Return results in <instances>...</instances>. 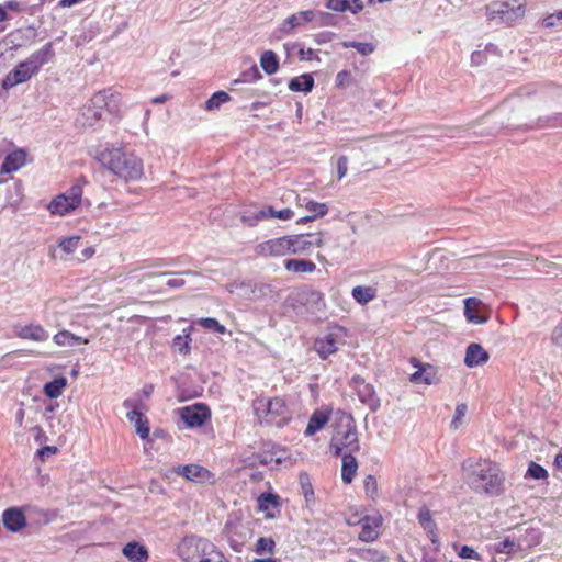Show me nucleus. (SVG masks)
Masks as SVG:
<instances>
[{
    "mask_svg": "<svg viewBox=\"0 0 562 562\" xmlns=\"http://www.w3.org/2000/svg\"><path fill=\"white\" fill-rule=\"evenodd\" d=\"M357 555L368 562L376 561L380 552L374 549H359L356 551Z\"/></svg>",
    "mask_w": 562,
    "mask_h": 562,
    "instance_id": "nucleus-55",
    "label": "nucleus"
},
{
    "mask_svg": "<svg viewBox=\"0 0 562 562\" xmlns=\"http://www.w3.org/2000/svg\"><path fill=\"white\" fill-rule=\"evenodd\" d=\"M551 342L557 347H562V317L551 333Z\"/></svg>",
    "mask_w": 562,
    "mask_h": 562,
    "instance_id": "nucleus-58",
    "label": "nucleus"
},
{
    "mask_svg": "<svg viewBox=\"0 0 562 562\" xmlns=\"http://www.w3.org/2000/svg\"><path fill=\"white\" fill-rule=\"evenodd\" d=\"M334 434L329 442V449L334 456L342 454V451L359 452L360 442L357 424L350 413L338 409L333 423Z\"/></svg>",
    "mask_w": 562,
    "mask_h": 562,
    "instance_id": "nucleus-3",
    "label": "nucleus"
},
{
    "mask_svg": "<svg viewBox=\"0 0 562 562\" xmlns=\"http://www.w3.org/2000/svg\"><path fill=\"white\" fill-rule=\"evenodd\" d=\"M351 295L360 305H366L376 297V289L373 286L357 285L352 289Z\"/></svg>",
    "mask_w": 562,
    "mask_h": 562,
    "instance_id": "nucleus-34",
    "label": "nucleus"
},
{
    "mask_svg": "<svg viewBox=\"0 0 562 562\" xmlns=\"http://www.w3.org/2000/svg\"><path fill=\"white\" fill-rule=\"evenodd\" d=\"M482 302L476 297H468L464 300V316L468 322L473 324H484L487 322V316L481 311Z\"/></svg>",
    "mask_w": 562,
    "mask_h": 562,
    "instance_id": "nucleus-19",
    "label": "nucleus"
},
{
    "mask_svg": "<svg viewBox=\"0 0 562 562\" xmlns=\"http://www.w3.org/2000/svg\"><path fill=\"white\" fill-rule=\"evenodd\" d=\"M123 406L130 409L126 414V418L134 423L135 430L142 439H146L149 436L150 428L147 417L138 411L139 401L135 398H126L123 402Z\"/></svg>",
    "mask_w": 562,
    "mask_h": 562,
    "instance_id": "nucleus-12",
    "label": "nucleus"
},
{
    "mask_svg": "<svg viewBox=\"0 0 562 562\" xmlns=\"http://www.w3.org/2000/svg\"><path fill=\"white\" fill-rule=\"evenodd\" d=\"M381 522V516H364L360 519L361 531L359 533V539L363 542H373L376 540Z\"/></svg>",
    "mask_w": 562,
    "mask_h": 562,
    "instance_id": "nucleus-17",
    "label": "nucleus"
},
{
    "mask_svg": "<svg viewBox=\"0 0 562 562\" xmlns=\"http://www.w3.org/2000/svg\"><path fill=\"white\" fill-rule=\"evenodd\" d=\"M35 72L29 66L26 60L20 63L13 70H11L2 81L3 89H10L16 85L27 81Z\"/></svg>",
    "mask_w": 562,
    "mask_h": 562,
    "instance_id": "nucleus-14",
    "label": "nucleus"
},
{
    "mask_svg": "<svg viewBox=\"0 0 562 562\" xmlns=\"http://www.w3.org/2000/svg\"><path fill=\"white\" fill-rule=\"evenodd\" d=\"M543 25L546 27H553V26H558V25L562 26V11H557V12L548 15L543 20Z\"/></svg>",
    "mask_w": 562,
    "mask_h": 562,
    "instance_id": "nucleus-56",
    "label": "nucleus"
},
{
    "mask_svg": "<svg viewBox=\"0 0 562 562\" xmlns=\"http://www.w3.org/2000/svg\"><path fill=\"white\" fill-rule=\"evenodd\" d=\"M519 547L520 544L516 546V543L513 540H510L509 538H505L504 540L494 544V550L497 553L509 554L512 552H515Z\"/></svg>",
    "mask_w": 562,
    "mask_h": 562,
    "instance_id": "nucleus-49",
    "label": "nucleus"
},
{
    "mask_svg": "<svg viewBox=\"0 0 562 562\" xmlns=\"http://www.w3.org/2000/svg\"><path fill=\"white\" fill-rule=\"evenodd\" d=\"M453 548L457 551L458 557L461 559L483 561L482 554H480L474 550V548L470 546L463 544L459 547L457 543H454Z\"/></svg>",
    "mask_w": 562,
    "mask_h": 562,
    "instance_id": "nucleus-43",
    "label": "nucleus"
},
{
    "mask_svg": "<svg viewBox=\"0 0 562 562\" xmlns=\"http://www.w3.org/2000/svg\"><path fill=\"white\" fill-rule=\"evenodd\" d=\"M53 55L52 45L47 43L41 49L33 53L27 59L26 63L32 68V70L36 74L38 69L45 65Z\"/></svg>",
    "mask_w": 562,
    "mask_h": 562,
    "instance_id": "nucleus-27",
    "label": "nucleus"
},
{
    "mask_svg": "<svg viewBox=\"0 0 562 562\" xmlns=\"http://www.w3.org/2000/svg\"><path fill=\"white\" fill-rule=\"evenodd\" d=\"M122 552L132 562H146L148 560L146 547L136 541L126 543Z\"/></svg>",
    "mask_w": 562,
    "mask_h": 562,
    "instance_id": "nucleus-24",
    "label": "nucleus"
},
{
    "mask_svg": "<svg viewBox=\"0 0 562 562\" xmlns=\"http://www.w3.org/2000/svg\"><path fill=\"white\" fill-rule=\"evenodd\" d=\"M468 406L464 403H460L457 405L454 415L452 417V420L450 423V427L453 429H458L459 426L462 424V420L467 414Z\"/></svg>",
    "mask_w": 562,
    "mask_h": 562,
    "instance_id": "nucleus-51",
    "label": "nucleus"
},
{
    "mask_svg": "<svg viewBox=\"0 0 562 562\" xmlns=\"http://www.w3.org/2000/svg\"><path fill=\"white\" fill-rule=\"evenodd\" d=\"M178 473L190 481H204L211 475L207 469L199 464L180 465Z\"/></svg>",
    "mask_w": 562,
    "mask_h": 562,
    "instance_id": "nucleus-25",
    "label": "nucleus"
},
{
    "mask_svg": "<svg viewBox=\"0 0 562 562\" xmlns=\"http://www.w3.org/2000/svg\"><path fill=\"white\" fill-rule=\"evenodd\" d=\"M342 46L345 48H356L361 55L366 56L371 54L374 50V46L371 43H361V42H344Z\"/></svg>",
    "mask_w": 562,
    "mask_h": 562,
    "instance_id": "nucleus-50",
    "label": "nucleus"
},
{
    "mask_svg": "<svg viewBox=\"0 0 562 562\" xmlns=\"http://www.w3.org/2000/svg\"><path fill=\"white\" fill-rule=\"evenodd\" d=\"M296 243L299 246H322L323 244L328 243V238L322 233H314L301 235Z\"/></svg>",
    "mask_w": 562,
    "mask_h": 562,
    "instance_id": "nucleus-41",
    "label": "nucleus"
},
{
    "mask_svg": "<svg viewBox=\"0 0 562 562\" xmlns=\"http://www.w3.org/2000/svg\"><path fill=\"white\" fill-rule=\"evenodd\" d=\"M350 386L356 390L359 401L367 405L371 412H376L380 408L381 403L374 386L367 383L362 376L353 375L350 381Z\"/></svg>",
    "mask_w": 562,
    "mask_h": 562,
    "instance_id": "nucleus-10",
    "label": "nucleus"
},
{
    "mask_svg": "<svg viewBox=\"0 0 562 562\" xmlns=\"http://www.w3.org/2000/svg\"><path fill=\"white\" fill-rule=\"evenodd\" d=\"M542 535L538 528H527L525 530V538L522 539L524 542L528 547L537 546L541 542Z\"/></svg>",
    "mask_w": 562,
    "mask_h": 562,
    "instance_id": "nucleus-48",
    "label": "nucleus"
},
{
    "mask_svg": "<svg viewBox=\"0 0 562 562\" xmlns=\"http://www.w3.org/2000/svg\"><path fill=\"white\" fill-rule=\"evenodd\" d=\"M490 360L488 352L477 342H471L465 349L464 364L468 368H476Z\"/></svg>",
    "mask_w": 562,
    "mask_h": 562,
    "instance_id": "nucleus-18",
    "label": "nucleus"
},
{
    "mask_svg": "<svg viewBox=\"0 0 562 562\" xmlns=\"http://www.w3.org/2000/svg\"><path fill=\"white\" fill-rule=\"evenodd\" d=\"M299 480L306 505H313L315 503V494L308 474L306 472L300 473Z\"/></svg>",
    "mask_w": 562,
    "mask_h": 562,
    "instance_id": "nucleus-38",
    "label": "nucleus"
},
{
    "mask_svg": "<svg viewBox=\"0 0 562 562\" xmlns=\"http://www.w3.org/2000/svg\"><path fill=\"white\" fill-rule=\"evenodd\" d=\"M316 19L319 26L333 25V15L326 12H316Z\"/></svg>",
    "mask_w": 562,
    "mask_h": 562,
    "instance_id": "nucleus-63",
    "label": "nucleus"
},
{
    "mask_svg": "<svg viewBox=\"0 0 562 562\" xmlns=\"http://www.w3.org/2000/svg\"><path fill=\"white\" fill-rule=\"evenodd\" d=\"M314 87V79L311 75H302L293 78L289 83L292 91H311Z\"/></svg>",
    "mask_w": 562,
    "mask_h": 562,
    "instance_id": "nucleus-37",
    "label": "nucleus"
},
{
    "mask_svg": "<svg viewBox=\"0 0 562 562\" xmlns=\"http://www.w3.org/2000/svg\"><path fill=\"white\" fill-rule=\"evenodd\" d=\"M252 408L257 422L261 426L282 428L292 419L291 409L281 396L271 398L258 397L254 400Z\"/></svg>",
    "mask_w": 562,
    "mask_h": 562,
    "instance_id": "nucleus-5",
    "label": "nucleus"
},
{
    "mask_svg": "<svg viewBox=\"0 0 562 562\" xmlns=\"http://www.w3.org/2000/svg\"><path fill=\"white\" fill-rule=\"evenodd\" d=\"M258 507L260 510L266 512L271 507L277 508L280 506V497L273 493H261L258 497Z\"/></svg>",
    "mask_w": 562,
    "mask_h": 562,
    "instance_id": "nucleus-40",
    "label": "nucleus"
},
{
    "mask_svg": "<svg viewBox=\"0 0 562 562\" xmlns=\"http://www.w3.org/2000/svg\"><path fill=\"white\" fill-rule=\"evenodd\" d=\"M53 340L58 346L74 347L80 344H87L88 340L80 336H76L68 330H61L54 335Z\"/></svg>",
    "mask_w": 562,
    "mask_h": 562,
    "instance_id": "nucleus-36",
    "label": "nucleus"
},
{
    "mask_svg": "<svg viewBox=\"0 0 562 562\" xmlns=\"http://www.w3.org/2000/svg\"><path fill=\"white\" fill-rule=\"evenodd\" d=\"M412 363L418 368L416 372H414L411 375V381L413 383H420L423 382V375H424V364H420L417 359L413 358Z\"/></svg>",
    "mask_w": 562,
    "mask_h": 562,
    "instance_id": "nucleus-61",
    "label": "nucleus"
},
{
    "mask_svg": "<svg viewBox=\"0 0 562 562\" xmlns=\"http://www.w3.org/2000/svg\"><path fill=\"white\" fill-rule=\"evenodd\" d=\"M284 267L286 270L296 273H311L316 269L313 261L305 259H286L284 260Z\"/></svg>",
    "mask_w": 562,
    "mask_h": 562,
    "instance_id": "nucleus-32",
    "label": "nucleus"
},
{
    "mask_svg": "<svg viewBox=\"0 0 562 562\" xmlns=\"http://www.w3.org/2000/svg\"><path fill=\"white\" fill-rule=\"evenodd\" d=\"M437 370L431 364H424L423 383L427 385L438 383Z\"/></svg>",
    "mask_w": 562,
    "mask_h": 562,
    "instance_id": "nucleus-53",
    "label": "nucleus"
},
{
    "mask_svg": "<svg viewBox=\"0 0 562 562\" xmlns=\"http://www.w3.org/2000/svg\"><path fill=\"white\" fill-rule=\"evenodd\" d=\"M77 248H50L49 256L52 259L70 260V256L75 254Z\"/></svg>",
    "mask_w": 562,
    "mask_h": 562,
    "instance_id": "nucleus-52",
    "label": "nucleus"
},
{
    "mask_svg": "<svg viewBox=\"0 0 562 562\" xmlns=\"http://www.w3.org/2000/svg\"><path fill=\"white\" fill-rule=\"evenodd\" d=\"M201 561L202 562H231L216 546H214V548L204 558V560H201Z\"/></svg>",
    "mask_w": 562,
    "mask_h": 562,
    "instance_id": "nucleus-54",
    "label": "nucleus"
},
{
    "mask_svg": "<svg viewBox=\"0 0 562 562\" xmlns=\"http://www.w3.org/2000/svg\"><path fill=\"white\" fill-rule=\"evenodd\" d=\"M353 452H346L341 454V480L346 484H350L358 470V461L352 454Z\"/></svg>",
    "mask_w": 562,
    "mask_h": 562,
    "instance_id": "nucleus-22",
    "label": "nucleus"
},
{
    "mask_svg": "<svg viewBox=\"0 0 562 562\" xmlns=\"http://www.w3.org/2000/svg\"><path fill=\"white\" fill-rule=\"evenodd\" d=\"M229 99L231 97L228 95V93L224 91H217L205 102V109L207 111L218 110L220 106L228 102Z\"/></svg>",
    "mask_w": 562,
    "mask_h": 562,
    "instance_id": "nucleus-42",
    "label": "nucleus"
},
{
    "mask_svg": "<svg viewBox=\"0 0 562 562\" xmlns=\"http://www.w3.org/2000/svg\"><path fill=\"white\" fill-rule=\"evenodd\" d=\"M195 323L203 327L204 329L214 331L215 327L218 325L220 322L213 317H202L199 318Z\"/></svg>",
    "mask_w": 562,
    "mask_h": 562,
    "instance_id": "nucleus-59",
    "label": "nucleus"
},
{
    "mask_svg": "<svg viewBox=\"0 0 562 562\" xmlns=\"http://www.w3.org/2000/svg\"><path fill=\"white\" fill-rule=\"evenodd\" d=\"M214 543L199 536H186L177 546V554L183 562H202L214 548Z\"/></svg>",
    "mask_w": 562,
    "mask_h": 562,
    "instance_id": "nucleus-6",
    "label": "nucleus"
},
{
    "mask_svg": "<svg viewBox=\"0 0 562 562\" xmlns=\"http://www.w3.org/2000/svg\"><path fill=\"white\" fill-rule=\"evenodd\" d=\"M316 20V12L312 10L300 11L289 16L283 25L282 31L289 33L292 29L301 26L307 22Z\"/></svg>",
    "mask_w": 562,
    "mask_h": 562,
    "instance_id": "nucleus-23",
    "label": "nucleus"
},
{
    "mask_svg": "<svg viewBox=\"0 0 562 562\" xmlns=\"http://www.w3.org/2000/svg\"><path fill=\"white\" fill-rule=\"evenodd\" d=\"M178 413L187 428L201 427L211 418V409L203 403L181 407Z\"/></svg>",
    "mask_w": 562,
    "mask_h": 562,
    "instance_id": "nucleus-9",
    "label": "nucleus"
},
{
    "mask_svg": "<svg viewBox=\"0 0 562 562\" xmlns=\"http://www.w3.org/2000/svg\"><path fill=\"white\" fill-rule=\"evenodd\" d=\"M290 306L300 316H314L325 306L323 294L319 291L304 289L289 296Z\"/></svg>",
    "mask_w": 562,
    "mask_h": 562,
    "instance_id": "nucleus-7",
    "label": "nucleus"
},
{
    "mask_svg": "<svg viewBox=\"0 0 562 562\" xmlns=\"http://www.w3.org/2000/svg\"><path fill=\"white\" fill-rule=\"evenodd\" d=\"M462 470L467 484L474 492L488 496H498L503 493L504 476L495 462L469 458L463 461Z\"/></svg>",
    "mask_w": 562,
    "mask_h": 562,
    "instance_id": "nucleus-1",
    "label": "nucleus"
},
{
    "mask_svg": "<svg viewBox=\"0 0 562 562\" xmlns=\"http://www.w3.org/2000/svg\"><path fill=\"white\" fill-rule=\"evenodd\" d=\"M417 519L420 526L427 532L430 541L432 543H438V538L436 535L437 525L431 517L430 510L427 507H422L418 512Z\"/></svg>",
    "mask_w": 562,
    "mask_h": 562,
    "instance_id": "nucleus-26",
    "label": "nucleus"
},
{
    "mask_svg": "<svg viewBox=\"0 0 562 562\" xmlns=\"http://www.w3.org/2000/svg\"><path fill=\"white\" fill-rule=\"evenodd\" d=\"M364 490L370 496H374L378 493V482L373 475H368L364 479Z\"/></svg>",
    "mask_w": 562,
    "mask_h": 562,
    "instance_id": "nucleus-57",
    "label": "nucleus"
},
{
    "mask_svg": "<svg viewBox=\"0 0 562 562\" xmlns=\"http://www.w3.org/2000/svg\"><path fill=\"white\" fill-rule=\"evenodd\" d=\"M273 293V289L270 284L267 283H256L251 290V294L254 300H260L263 297L271 296Z\"/></svg>",
    "mask_w": 562,
    "mask_h": 562,
    "instance_id": "nucleus-46",
    "label": "nucleus"
},
{
    "mask_svg": "<svg viewBox=\"0 0 562 562\" xmlns=\"http://www.w3.org/2000/svg\"><path fill=\"white\" fill-rule=\"evenodd\" d=\"M191 333L192 327L189 326L182 330V335H177L172 339L171 348L181 355H188L191 351Z\"/></svg>",
    "mask_w": 562,
    "mask_h": 562,
    "instance_id": "nucleus-31",
    "label": "nucleus"
},
{
    "mask_svg": "<svg viewBox=\"0 0 562 562\" xmlns=\"http://www.w3.org/2000/svg\"><path fill=\"white\" fill-rule=\"evenodd\" d=\"M77 209L75 204L71 203L70 200L66 198V195H57L55 199L50 201L48 204V210L53 215L64 216L69 214L71 211Z\"/></svg>",
    "mask_w": 562,
    "mask_h": 562,
    "instance_id": "nucleus-30",
    "label": "nucleus"
},
{
    "mask_svg": "<svg viewBox=\"0 0 562 562\" xmlns=\"http://www.w3.org/2000/svg\"><path fill=\"white\" fill-rule=\"evenodd\" d=\"M276 547V542L270 537H260L255 546V552L258 555H262L265 553H272Z\"/></svg>",
    "mask_w": 562,
    "mask_h": 562,
    "instance_id": "nucleus-44",
    "label": "nucleus"
},
{
    "mask_svg": "<svg viewBox=\"0 0 562 562\" xmlns=\"http://www.w3.org/2000/svg\"><path fill=\"white\" fill-rule=\"evenodd\" d=\"M294 212L291 209H283L280 211H276L272 206H265L259 211L254 212L250 215L243 216V221L248 226L256 225L259 221L268 220V218H279L282 221H288L293 218Z\"/></svg>",
    "mask_w": 562,
    "mask_h": 562,
    "instance_id": "nucleus-13",
    "label": "nucleus"
},
{
    "mask_svg": "<svg viewBox=\"0 0 562 562\" xmlns=\"http://www.w3.org/2000/svg\"><path fill=\"white\" fill-rule=\"evenodd\" d=\"M57 452V448L54 446H44L41 449L37 450V457L44 461L46 458H48L52 454H55Z\"/></svg>",
    "mask_w": 562,
    "mask_h": 562,
    "instance_id": "nucleus-62",
    "label": "nucleus"
},
{
    "mask_svg": "<svg viewBox=\"0 0 562 562\" xmlns=\"http://www.w3.org/2000/svg\"><path fill=\"white\" fill-rule=\"evenodd\" d=\"M262 69L268 74H274L279 68V60L272 50H266L260 58Z\"/></svg>",
    "mask_w": 562,
    "mask_h": 562,
    "instance_id": "nucleus-39",
    "label": "nucleus"
},
{
    "mask_svg": "<svg viewBox=\"0 0 562 562\" xmlns=\"http://www.w3.org/2000/svg\"><path fill=\"white\" fill-rule=\"evenodd\" d=\"M2 522L7 530L19 532L26 526V517L21 508L10 507L2 513Z\"/></svg>",
    "mask_w": 562,
    "mask_h": 562,
    "instance_id": "nucleus-16",
    "label": "nucleus"
},
{
    "mask_svg": "<svg viewBox=\"0 0 562 562\" xmlns=\"http://www.w3.org/2000/svg\"><path fill=\"white\" fill-rule=\"evenodd\" d=\"M337 337L335 334L329 333L323 338H317L315 341V349L322 359H327L330 355L338 350Z\"/></svg>",
    "mask_w": 562,
    "mask_h": 562,
    "instance_id": "nucleus-21",
    "label": "nucleus"
},
{
    "mask_svg": "<svg viewBox=\"0 0 562 562\" xmlns=\"http://www.w3.org/2000/svg\"><path fill=\"white\" fill-rule=\"evenodd\" d=\"M81 237L78 236V235H74V236H70V237H66V238H63L60 241H59V245L58 246H63V247H66V246H75L77 245L79 241H80Z\"/></svg>",
    "mask_w": 562,
    "mask_h": 562,
    "instance_id": "nucleus-64",
    "label": "nucleus"
},
{
    "mask_svg": "<svg viewBox=\"0 0 562 562\" xmlns=\"http://www.w3.org/2000/svg\"><path fill=\"white\" fill-rule=\"evenodd\" d=\"M526 476L533 480H546L548 477V471L536 462H530L527 469Z\"/></svg>",
    "mask_w": 562,
    "mask_h": 562,
    "instance_id": "nucleus-45",
    "label": "nucleus"
},
{
    "mask_svg": "<svg viewBox=\"0 0 562 562\" xmlns=\"http://www.w3.org/2000/svg\"><path fill=\"white\" fill-rule=\"evenodd\" d=\"M303 202L304 201H302L301 199L297 200V204L300 206L305 207V210L310 212L311 215L303 217L302 221H313L317 216H324L328 212V207L324 203H319L316 201H306L303 204Z\"/></svg>",
    "mask_w": 562,
    "mask_h": 562,
    "instance_id": "nucleus-33",
    "label": "nucleus"
},
{
    "mask_svg": "<svg viewBox=\"0 0 562 562\" xmlns=\"http://www.w3.org/2000/svg\"><path fill=\"white\" fill-rule=\"evenodd\" d=\"M487 14L490 19H499L503 22L510 24L525 14V7L517 0L501 2H493L487 7Z\"/></svg>",
    "mask_w": 562,
    "mask_h": 562,
    "instance_id": "nucleus-8",
    "label": "nucleus"
},
{
    "mask_svg": "<svg viewBox=\"0 0 562 562\" xmlns=\"http://www.w3.org/2000/svg\"><path fill=\"white\" fill-rule=\"evenodd\" d=\"M224 533L227 538L229 547L235 552H241L244 546L251 538L252 531L241 522H226L224 527Z\"/></svg>",
    "mask_w": 562,
    "mask_h": 562,
    "instance_id": "nucleus-11",
    "label": "nucleus"
},
{
    "mask_svg": "<svg viewBox=\"0 0 562 562\" xmlns=\"http://www.w3.org/2000/svg\"><path fill=\"white\" fill-rule=\"evenodd\" d=\"M348 158L346 156H340L337 160V176L338 180H341L348 170Z\"/></svg>",
    "mask_w": 562,
    "mask_h": 562,
    "instance_id": "nucleus-60",
    "label": "nucleus"
},
{
    "mask_svg": "<svg viewBox=\"0 0 562 562\" xmlns=\"http://www.w3.org/2000/svg\"><path fill=\"white\" fill-rule=\"evenodd\" d=\"M326 8L336 12L358 13L363 9L361 0H327Z\"/></svg>",
    "mask_w": 562,
    "mask_h": 562,
    "instance_id": "nucleus-28",
    "label": "nucleus"
},
{
    "mask_svg": "<svg viewBox=\"0 0 562 562\" xmlns=\"http://www.w3.org/2000/svg\"><path fill=\"white\" fill-rule=\"evenodd\" d=\"M14 334L21 339L37 342L46 341L49 338L48 331L41 324L34 323L24 326H15Z\"/></svg>",
    "mask_w": 562,
    "mask_h": 562,
    "instance_id": "nucleus-15",
    "label": "nucleus"
},
{
    "mask_svg": "<svg viewBox=\"0 0 562 562\" xmlns=\"http://www.w3.org/2000/svg\"><path fill=\"white\" fill-rule=\"evenodd\" d=\"M61 195H66V198L70 200L71 203L75 204V206L78 207L81 203L82 186L79 182H77L74 186H71V188L67 192L61 193Z\"/></svg>",
    "mask_w": 562,
    "mask_h": 562,
    "instance_id": "nucleus-47",
    "label": "nucleus"
},
{
    "mask_svg": "<svg viewBox=\"0 0 562 562\" xmlns=\"http://www.w3.org/2000/svg\"><path fill=\"white\" fill-rule=\"evenodd\" d=\"M66 385L67 379L65 376H57L52 381L45 383L43 392L49 398H57L63 394V391L66 387Z\"/></svg>",
    "mask_w": 562,
    "mask_h": 562,
    "instance_id": "nucleus-35",
    "label": "nucleus"
},
{
    "mask_svg": "<svg viewBox=\"0 0 562 562\" xmlns=\"http://www.w3.org/2000/svg\"><path fill=\"white\" fill-rule=\"evenodd\" d=\"M25 164V153L23 150H15L13 153H10L2 166H1V172L2 173H12L19 170L23 165Z\"/></svg>",
    "mask_w": 562,
    "mask_h": 562,
    "instance_id": "nucleus-29",
    "label": "nucleus"
},
{
    "mask_svg": "<svg viewBox=\"0 0 562 562\" xmlns=\"http://www.w3.org/2000/svg\"><path fill=\"white\" fill-rule=\"evenodd\" d=\"M119 97L109 90H102L92 95L85 104L76 119V123L81 127H94L103 120L104 112L119 113Z\"/></svg>",
    "mask_w": 562,
    "mask_h": 562,
    "instance_id": "nucleus-4",
    "label": "nucleus"
},
{
    "mask_svg": "<svg viewBox=\"0 0 562 562\" xmlns=\"http://www.w3.org/2000/svg\"><path fill=\"white\" fill-rule=\"evenodd\" d=\"M330 411L316 409L311 415L304 435L306 437L315 435L319 431L329 420Z\"/></svg>",
    "mask_w": 562,
    "mask_h": 562,
    "instance_id": "nucleus-20",
    "label": "nucleus"
},
{
    "mask_svg": "<svg viewBox=\"0 0 562 562\" xmlns=\"http://www.w3.org/2000/svg\"><path fill=\"white\" fill-rule=\"evenodd\" d=\"M97 159L124 181H138L144 176L143 160L123 147H106L98 154Z\"/></svg>",
    "mask_w": 562,
    "mask_h": 562,
    "instance_id": "nucleus-2",
    "label": "nucleus"
}]
</instances>
